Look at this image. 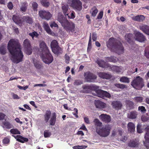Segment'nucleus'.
<instances>
[{"mask_svg":"<svg viewBox=\"0 0 149 149\" xmlns=\"http://www.w3.org/2000/svg\"><path fill=\"white\" fill-rule=\"evenodd\" d=\"M91 85H84L83 86L82 88L83 89L85 90V92L86 93H88L89 91H91Z\"/></svg>","mask_w":149,"mask_h":149,"instance_id":"48","label":"nucleus"},{"mask_svg":"<svg viewBox=\"0 0 149 149\" xmlns=\"http://www.w3.org/2000/svg\"><path fill=\"white\" fill-rule=\"evenodd\" d=\"M137 115L138 113L136 111H132L127 114V117L130 119H134L136 118Z\"/></svg>","mask_w":149,"mask_h":149,"instance_id":"30","label":"nucleus"},{"mask_svg":"<svg viewBox=\"0 0 149 149\" xmlns=\"http://www.w3.org/2000/svg\"><path fill=\"white\" fill-rule=\"evenodd\" d=\"M91 33L90 34V36H89V41H88V49H90L91 48Z\"/></svg>","mask_w":149,"mask_h":149,"instance_id":"58","label":"nucleus"},{"mask_svg":"<svg viewBox=\"0 0 149 149\" xmlns=\"http://www.w3.org/2000/svg\"><path fill=\"white\" fill-rule=\"evenodd\" d=\"M95 105L96 108L100 109L105 108L106 106V104L100 100L96 101Z\"/></svg>","mask_w":149,"mask_h":149,"instance_id":"23","label":"nucleus"},{"mask_svg":"<svg viewBox=\"0 0 149 149\" xmlns=\"http://www.w3.org/2000/svg\"><path fill=\"white\" fill-rule=\"evenodd\" d=\"M111 127L109 125H107L102 127L100 128H96V132L100 136L106 137L110 134Z\"/></svg>","mask_w":149,"mask_h":149,"instance_id":"3","label":"nucleus"},{"mask_svg":"<svg viewBox=\"0 0 149 149\" xmlns=\"http://www.w3.org/2000/svg\"><path fill=\"white\" fill-rule=\"evenodd\" d=\"M8 49L11 55L10 59L13 62L17 64L22 61L24 55L18 40L10 39L8 44Z\"/></svg>","mask_w":149,"mask_h":149,"instance_id":"1","label":"nucleus"},{"mask_svg":"<svg viewBox=\"0 0 149 149\" xmlns=\"http://www.w3.org/2000/svg\"><path fill=\"white\" fill-rule=\"evenodd\" d=\"M138 110L140 111L141 112L145 113L146 112V110L144 107L143 106H140L138 107Z\"/></svg>","mask_w":149,"mask_h":149,"instance_id":"55","label":"nucleus"},{"mask_svg":"<svg viewBox=\"0 0 149 149\" xmlns=\"http://www.w3.org/2000/svg\"><path fill=\"white\" fill-rule=\"evenodd\" d=\"M139 143L136 140L130 141L128 143V146L130 148H137L138 147Z\"/></svg>","mask_w":149,"mask_h":149,"instance_id":"24","label":"nucleus"},{"mask_svg":"<svg viewBox=\"0 0 149 149\" xmlns=\"http://www.w3.org/2000/svg\"><path fill=\"white\" fill-rule=\"evenodd\" d=\"M137 131L139 133H141L142 132V130L141 129V126L140 124H138L137 126Z\"/></svg>","mask_w":149,"mask_h":149,"instance_id":"60","label":"nucleus"},{"mask_svg":"<svg viewBox=\"0 0 149 149\" xmlns=\"http://www.w3.org/2000/svg\"><path fill=\"white\" fill-rule=\"evenodd\" d=\"M126 106L128 110H131L134 108L133 102L130 100H127L125 101Z\"/></svg>","mask_w":149,"mask_h":149,"instance_id":"28","label":"nucleus"},{"mask_svg":"<svg viewBox=\"0 0 149 149\" xmlns=\"http://www.w3.org/2000/svg\"><path fill=\"white\" fill-rule=\"evenodd\" d=\"M40 49L42 52V54L45 52H48L49 50L45 43L44 41H42L40 44Z\"/></svg>","mask_w":149,"mask_h":149,"instance_id":"17","label":"nucleus"},{"mask_svg":"<svg viewBox=\"0 0 149 149\" xmlns=\"http://www.w3.org/2000/svg\"><path fill=\"white\" fill-rule=\"evenodd\" d=\"M111 105L113 108L117 110L121 109L123 104L119 101H113L111 103Z\"/></svg>","mask_w":149,"mask_h":149,"instance_id":"14","label":"nucleus"},{"mask_svg":"<svg viewBox=\"0 0 149 149\" xmlns=\"http://www.w3.org/2000/svg\"><path fill=\"white\" fill-rule=\"evenodd\" d=\"M7 7L10 10L12 9L13 7V6L12 2H9L7 5Z\"/></svg>","mask_w":149,"mask_h":149,"instance_id":"62","label":"nucleus"},{"mask_svg":"<svg viewBox=\"0 0 149 149\" xmlns=\"http://www.w3.org/2000/svg\"><path fill=\"white\" fill-rule=\"evenodd\" d=\"M64 29L68 33H73L75 31V24L72 22H69L68 21L62 26Z\"/></svg>","mask_w":149,"mask_h":149,"instance_id":"7","label":"nucleus"},{"mask_svg":"<svg viewBox=\"0 0 149 149\" xmlns=\"http://www.w3.org/2000/svg\"><path fill=\"white\" fill-rule=\"evenodd\" d=\"M95 123V126L97 127H100L101 126L102 123L97 119H95L94 120Z\"/></svg>","mask_w":149,"mask_h":149,"instance_id":"50","label":"nucleus"},{"mask_svg":"<svg viewBox=\"0 0 149 149\" xmlns=\"http://www.w3.org/2000/svg\"><path fill=\"white\" fill-rule=\"evenodd\" d=\"M50 45L52 50L58 46L57 41L55 40H54L51 42Z\"/></svg>","mask_w":149,"mask_h":149,"instance_id":"40","label":"nucleus"},{"mask_svg":"<svg viewBox=\"0 0 149 149\" xmlns=\"http://www.w3.org/2000/svg\"><path fill=\"white\" fill-rule=\"evenodd\" d=\"M144 52L145 56L149 59V46L146 48Z\"/></svg>","mask_w":149,"mask_h":149,"instance_id":"54","label":"nucleus"},{"mask_svg":"<svg viewBox=\"0 0 149 149\" xmlns=\"http://www.w3.org/2000/svg\"><path fill=\"white\" fill-rule=\"evenodd\" d=\"M57 20L60 23L62 26L68 21L67 19L63 16L61 13H58Z\"/></svg>","mask_w":149,"mask_h":149,"instance_id":"16","label":"nucleus"},{"mask_svg":"<svg viewBox=\"0 0 149 149\" xmlns=\"http://www.w3.org/2000/svg\"><path fill=\"white\" fill-rule=\"evenodd\" d=\"M23 46L26 54L28 55L31 54L32 53V50L30 41L29 39H26L24 40L23 42Z\"/></svg>","mask_w":149,"mask_h":149,"instance_id":"8","label":"nucleus"},{"mask_svg":"<svg viewBox=\"0 0 149 149\" xmlns=\"http://www.w3.org/2000/svg\"><path fill=\"white\" fill-rule=\"evenodd\" d=\"M134 100L137 103H141L143 102V98L142 97L136 96L134 98Z\"/></svg>","mask_w":149,"mask_h":149,"instance_id":"41","label":"nucleus"},{"mask_svg":"<svg viewBox=\"0 0 149 149\" xmlns=\"http://www.w3.org/2000/svg\"><path fill=\"white\" fill-rule=\"evenodd\" d=\"M71 5L72 7L78 10H80L82 9V3L79 0H72Z\"/></svg>","mask_w":149,"mask_h":149,"instance_id":"12","label":"nucleus"},{"mask_svg":"<svg viewBox=\"0 0 149 149\" xmlns=\"http://www.w3.org/2000/svg\"><path fill=\"white\" fill-rule=\"evenodd\" d=\"M101 120L105 123H108L111 120V117L110 116L106 114H102L100 116Z\"/></svg>","mask_w":149,"mask_h":149,"instance_id":"20","label":"nucleus"},{"mask_svg":"<svg viewBox=\"0 0 149 149\" xmlns=\"http://www.w3.org/2000/svg\"><path fill=\"white\" fill-rule=\"evenodd\" d=\"M41 57L43 61L47 64L51 63L53 60V57L49 51L48 52L42 54Z\"/></svg>","mask_w":149,"mask_h":149,"instance_id":"6","label":"nucleus"},{"mask_svg":"<svg viewBox=\"0 0 149 149\" xmlns=\"http://www.w3.org/2000/svg\"><path fill=\"white\" fill-rule=\"evenodd\" d=\"M96 94L98 97L103 99L105 98H110L111 97V95L109 93L101 89L97 90Z\"/></svg>","mask_w":149,"mask_h":149,"instance_id":"10","label":"nucleus"},{"mask_svg":"<svg viewBox=\"0 0 149 149\" xmlns=\"http://www.w3.org/2000/svg\"><path fill=\"white\" fill-rule=\"evenodd\" d=\"M91 91H94L96 93L97 91L99 90V86L94 84L91 85Z\"/></svg>","mask_w":149,"mask_h":149,"instance_id":"44","label":"nucleus"},{"mask_svg":"<svg viewBox=\"0 0 149 149\" xmlns=\"http://www.w3.org/2000/svg\"><path fill=\"white\" fill-rule=\"evenodd\" d=\"M41 4L44 7L47 8L50 5L49 0H40Z\"/></svg>","mask_w":149,"mask_h":149,"instance_id":"36","label":"nucleus"},{"mask_svg":"<svg viewBox=\"0 0 149 149\" xmlns=\"http://www.w3.org/2000/svg\"><path fill=\"white\" fill-rule=\"evenodd\" d=\"M111 69L112 70L116 71L117 72H120L119 67L117 66H112L111 67Z\"/></svg>","mask_w":149,"mask_h":149,"instance_id":"56","label":"nucleus"},{"mask_svg":"<svg viewBox=\"0 0 149 149\" xmlns=\"http://www.w3.org/2000/svg\"><path fill=\"white\" fill-rule=\"evenodd\" d=\"M22 19L23 22L29 24H32L33 22L32 17L28 15L24 16Z\"/></svg>","mask_w":149,"mask_h":149,"instance_id":"21","label":"nucleus"},{"mask_svg":"<svg viewBox=\"0 0 149 149\" xmlns=\"http://www.w3.org/2000/svg\"><path fill=\"white\" fill-rule=\"evenodd\" d=\"M135 36L136 40L139 42H143L146 40L145 37L139 32L138 31L135 33Z\"/></svg>","mask_w":149,"mask_h":149,"instance_id":"13","label":"nucleus"},{"mask_svg":"<svg viewBox=\"0 0 149 149\" xmlns=\"http://www.w3.org/2000/svg\"><path fill=\"white\" fill-rule=\"evenodd\" d=\"M3 125L6 129H10L12 127V124L8 121H6L3 123Z\"/></svg>","mask_w":149,"mask_h":149,"instance_id":"43","label":"nucleus"},{"mask_svg":"<svg viewBox=\"0 0 149 149\" xmlns=\"http://www.w3.org/2000/svg\"><path fill=\"white\" fill-rule=\"evenodd\" d=\"M96 62L99 67L103 68H107L110 66V65L108 63L103 60H97Z\"/></svg>","mask_w":149,"mask_h":149,"instance_id":"18","label":"nucleus"},{"mask_svg":"<svg viewBox=\"0 0 149 149\" xmlns=\"http://www.w3.org/2000/svg\"><path fill=\"white\" fill-rule=\"evenodd\" d=\"M28 4L26 2H25L22 3L21 6L20 8V10L24 12H25L27 9Z\"/></svg>","mask_w":149,"mask_h":149,"instance_id":"35","label":"nucleus"},{"mask_svg":"<svg viewBox=\"0 0 149 149\" xmlns=\"http://www.w3.org/2000/svg\"><path fill=\"white\" fill-rule=\"evenodd\" d=\"M65 62L67 63H68L70 60V58L69 56L66 54L65 56Z\"/></svg>","mask_w":149,"mask_h":149,"instance_id":"61","label":"nucleus"},{"mask_svg":"<svg viewBox=\"0 0 149 149\" xmlns=\"http://www.w3.org/2000/svg\"><path fill=\"white\" fill-rule=\"evenodd\" d=\"M6 115L2 112H0V121L3 120Z\"/></svg>","mask_w":149,"mask_h":149,"instance_id":"64","label":"nucleus"},{"mask_svg":"<svg viewBox=\"0 0 149 149\" xmlns=\"http://www.w3.org/2000/svg\"><path fill=\"white\" fill-rule=\"evenodd\" d=\"M145 130L146 132L144 138L145 141H144V145L146 148L149 149V126H147L145 128Z\"/></svg>","mask_w":149,"mask_h":149,"instance_id":"11","label":"nucleus"},{"mask_svg":"<svg viewBox=\"0 0 149 149\" xmlns=\"http://www.w3.org/2000/svg\"><path fill=\"white\" fill-rule=\"evenodd\" d=\"M12 19L15 23L17 24H21L22 22L20 17L19 16L15 15H14L13 16Z\"/></svg>","mask_w":149,"mask_h":149,"instance_id":"31","label":"nucleus"},{"mask_svg":"<svg viewBox=\"0 0 149 149\" xmlns=\"http://www.w3.org/2000/svg\"><path fill=\"white\" fill-rule=\"evenodd\" d=\"M133 37V34L130 33H127L125 35V39L130 44H132Z\"/></svg>","mask_w":149,"mask_h":149,"instance_id":"27","label":"nucleus"},{"mask_svg":"<svg viewBox=\"0 0 149 149\" xmlns=\"http://www.w3.org/2000/svg\"><path fill=\"white\" fill-rule=\"evenodd\" d=\"M131 85L135 88L140 90L144 85L143 80L142 77L138 76L131 82Z\"/></svg>","mask_w":149,"mask_h":149,"instance_id":"4","label":"nucleus"},{"mask_svg":"<svg viewBox=\"0 0 149 149\" xmlns=\"http://www.w3.org/2000/svg\"><path fill=\"white\" fill-rule=\"evenodd\" d=\"M11 133L13 134H20V132L17 128H13L10 130Z\"/></svg>","mask_w":149,"mask_h":149,"instance_id":"42","label":"nucleus"},{"mask_svg":"<svg viewBox=\"0 0 149 149\" xmlns=\"http://www.w3.org/2000/svg\"><path fill=\"white\" fill-rule=\"evenodd\" d=\"M120 82L126 83H128L130 82L129 79L127 77L123 76L120 78Z\"/></svg>","mask_w":149,"mask_h":149,"instance_id":"38","label":"nucleus"},{"mask_svg":"<svg viewBox=\"0 0 149 149\" xmlns=\"http://www.w3.org/2000/svg\"><path fill=\"white\" fill-rule=\"evenodd\" d=\"M148 117L145 115H143L141 117V119L143 121L145 122L147 121L148 120Z\"/></svg>","mask_w":149,"mask_h":149,"instance_id":"59","label":"nucleus"},{"mask_svg":"<svg viewBox=\"0 0 149 149\" xmlns=\"http://www.w3.org/2000/svg\"><path fill=\"white\" fill-rule=\"evenodd\" d=\"M33 64L34 66L37 69H40L43 67L42 64L39 63L38 62L33 61Z\"/></svg>","mask_w":149,"mask_h":149,"instance_id":"45","label":"nucleus"},{"mask_svg":"<svg viewBox=\"0 0 149 149\" xmlns=\"http://www.w3.org/2000/svg\"><path fill=\"white\" fill-rule=\"evenodd\" d=\"M128 130L131 132H133L135 130V125L132 122H129L128 125Z\"/></svg>","mask_w":149,"mask_h":149,"instance_id":"33","label":"nucleus"},{"mask_svg":"<svg viewBox=\"0 0 149 149\" xmlns=\"http://www.w3.org/2000/svg\"><path fill=\"white\" fill-rule=\"evenodd\" d=\"M84 76L86 80L88 82H94L97 78L96 75L89 71L85 72Z\"/></svg>","mask_w":149,"mask_h":149,"instance_id":"9","label":"nucleus"},{"mask_svg":"<svg viewBox=\"0 0 149 149\" xmlns=\"http://www.w3.org/2000/svg\"><path fill=\"white\" fill-rule=\"evenodd\" d=\"M87 146H76L73 147L74 149H84L86 148Z\"/></svg>","mask_w":149,"mask_h":149,"instance_id":"52","label":"nucleus"},{"mask_svg":"<svg viewBox=\"0 0 149 149\" xmlns=\"http://www.w3.org/2000/svg\"><path fill=\"white\" fill-rule=\"evenodd\" d=\"M92 40L93 41H95L97 40V34L95 33H93L92 34Z\"/></svg>","mask_w":149,"mask_h":149,"instance_id":"63","label":"nucleus"},{"mask_svg":"<svg viewBox=\"0 0 149 149\" xmlns=\"http://www.w3.org/2000/svg\"><path fill=\"white\" fill-rule=\"evenodd\" d=\"M68 7H69L68 5L63 4L62 6V9L64 15L65 16H68L69 17V16H68L69 14L67 13Z\"/></svg>","mask_w":149,"mask_h":149,"instance_id":"34","label":"nucleus"},{"mask_svg":"<svg viewBox=\"0 0 149 149\" xmlns=\"http://www.w3.org/2000/svg\"><path fill=\"white\" fill-rule=\"evenodd\" d=\"M39 17L42 19L48 21L51 19L53 15L50 12L47 10H41L38 12Z\"/></svg>","mask_w":149,"mask_h":149,"instance_id":"5","label":"nucleus"},{"mask_svg":"<svg viewBox=\"0 0 149 149\" xmlns=\"http://www.w3.org/2000/svg\"><path fill=\"white\" fill-rule=\"evenodd\" d=\"M83 83L82 81L79 80H76L74 83V85H79Z\"/></svg>","mask_w":149,"mask_h":149,"instance_id":"57","label":"nucleus"},{"mask_svg":"<svg viewBox=\"0 0 149 149\" xmlns=\"http://www.w3.org/2000/svg\"><path fill=\"white\" fill-rule=\"evenodd\" d=\"M114 85L117 88L121 89L127 88V86L123 84L116 83L114 84Z\"/></svg>","mask_w":149,"mask_h":149,"instance_id":"39","label":"nucleus"},{"mask_svg":"<svg viewBox=\"0 0 149 149\" xmlns=\"http://www.w3.org/2000/svg\"><path fill=\"white\" fill-rule=\"evenodd\" d=\"M6 53V48L3 46L0 47V54L2 55H4Z\"/></svg>","mask_w":149,"mask_h":149,"instance_id":"51","label":"nucleus"},{"mask_svg":"<svg viewBox=\"0 0 149 149\" xmlns=\"http://www.w3.org/2000/svg\"><path fill=\"white\" fill-rule=\"evenodd\" d=\"M106 60L109 62L115 63L118 61V59L116 57L111 56L110 57H107L106 58Z\"/></svg>","mask_w":149,"mask_h":149,"instance_id":"37","label":"nucleus"},{"mask_svg":"<svg viewBox=\"0 0 149 149\" xmlns=\"http://www.w3.org/2000/svg\"><path fill=\"white\" fill-rule=\"evenodd\" d=\"M91 10H92L91 13L92 16L95 17L98 12V10L97 8L95 6H94L92 8Z\"/></svg>","mask_w":149,"mask_h":149,"instance_id":"47","label":"nucleus"},{"mask_svg":"<svg viewBox=\"0 0 149 149\" xmlns=\"http://www.w3.org/2000/svg\"><path fill=\"white\" fill-rule=\"evenodd\" d=\"M52 50L54 53L57 55L62 54V49L59 46L53 49Z\"/></svg>","mask_w":149,"mask_h":149,"instance_id":"32","label":"nucleus"},{"mask_svg":"<svg viewBox=\"0 0 149 149\" xmlns=\"http://www.w3.org/2000/svg\"><path fill=\"white\" fill-rule=\"evenodd\" d=\"M29 35L31 36L32 38H33L35 37H37L38 36V34L36 31H34L32 33H29Z\"/></svg>","mask_w":149,"mask_h":149,"instance_id":"53","label":"nucleus"},{"mask_svg":"<svg viewBox=\"0 0 149 149\" xmlns=\"http://www.w3.org/2000/svg\"><path fill=\"white\" fill-rule=\"evenodd\" d=\"M139 29L144 33L149 35V26L148 25L142 24L139 26Z\"/></svg>","mask_w":149,"mask_h":149,"instance_id":"19","label":"nucleus"},{"mask_svg":"<svg viewBox=\"0 0 149 149\" xmlns=\"http://www.w3.org/2000/svg\"><path fill=\"white\" fill-rule=\"evenodd\" d=\"M12 136L14 137L16 139L17 141L22 143H24L25 142H27L29 140L28 138L24 137L20 135H17L16 136L14 135H12Z\"/></svg>","mask_w":149,"mask_h":149,"instance_id":"22","label":"nucleus"},{"mask_svg":"<svg viewBox=\"0 0 149 149\" xmlns=\"http://www.w3.org/2000/svg\"><path fill=\"white\" fill-rule=\"evenodd\" d=\"M107 45L111 52H116L118 55L123 54L124 52V47L122 43L114 38H109Z\"/></svg>","mask_w":149,"mask_h":149,"instance_id":"2","label":"nucleus"},{"mask_svg":"<svg viewBox=\"0 0 149 149\" xmlns=\"http://www.w3.org/2000/svg\"><path fill=\"white\" fill-rule=\"evenodd\" d=\"M97 74L99 77L104 79H110L112 77V76L111 74L107 73L102 72H98Z\"/></svg>","mask_w":149,"mask_h":149,"instance_id":"15","label":"nucleus"},{"mask_svg":"<svg viewBox=\"0 0 149 149\" xmlns=\"http://www.w3.org/2000/svg\"><path fill=\"white\" fill-rule=\"evenodd\" d=\"M56 120V113L55 112L52 113L51 118L49 121L50 125L54 126L55 125Z\"/></svg>","mask_w":149,"mask_h":149,"instance_id":"25","label":"nucleus"},{"mask_svg":"<svg viewBox=\"0 0 149 149\" xmlns=\"http://www.w3.org/2000/svg\"><path fill=\"white\" fill-rule=\"evenodd\" d=\"M145 17L143 15H137L132 17V19L134 21L139 22H142L145 19Z\"/></svg>","mask_w":149,"mask_h":149,"instance_id":"29","label":"nucleus"},{"mask_svg":"<svg viewBox=\"0 0 149 149\" xmlns=\"http://www.w3.org/2000/svg\"><path fill=\"white\" fill-rule=\"evenodd\" d=\"M51 132L48 130H45L44 132V136L45 138L49 137L51 135Z\"/></svg>","mask_w":149,"mask_h":149,"instance_id":"46","label":"nucleus"},{"mask_svg":"<svg viewBox=\"0 0 149 149\" xmlns=\"http://www.w3.org/2000/svg\"><path fill=\"white\" fill-rule=\"evenodd\" d=\"M51 114V112L49 110H47L46 111L44 115V117L45 121L46 123H47L50 119Z\"/></svg>","mask_w":149,"mask_h":149,"instance_id":"26","label":"nucleus"},{"mask_svg":"<svg viewBox=\"0 0 149 149\" xmlns=\"http://www.w3.org/2000/svg\"><path fill=\"white\" fill-rule=\"evenodd\" d=\"M32 8L34 11L37 10L38 5L36 2H33L32 3Z\"/></svg>","mask_w":149,"mask_h":149,"instance_id":"49","label":"nucleus"}]
</instances>
